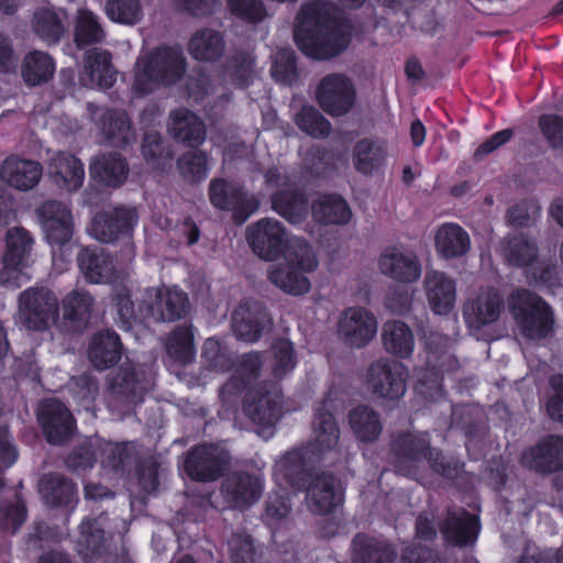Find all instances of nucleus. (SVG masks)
Returning <instances> with one entry per match:
<instances>
[{"instance_id": "30", "label": "nucleus", "mask_w": 563, "mask_h": 563, "mask_svg": "<svg viewBox=\"0 0 563 563\" xmlns=\"http://www.w3.org/2000/svg\"><path fill=\"white\" fill-rule=\"evenodd\" d=\"M48 173L53 183L69 192L78 190L85 179L82 162L74 154L57 152L48 163Z\"/></svg>"}, {"instance_id": "63", "label": "nucleus", "mask_w": 563, "mask_h": 563, "mask_svg": "<svg viewBox=\"0 0 563 563\" xmlns=\"http://www.w3.org/2000/svg\"><path fill=\"white\" fill-rule=\"evenodd\" d=\"M232 15L250 24H258L267 16L263 0H227Z\"/></svg>"}, {"instance_id": "37", "label": "nucleus", "mask_w": 563, "mask_h": 563, "mask_svg": "<svg viewBox=\"0 0 563 563\" xmlns=\"http://www.w3.org/2000/svg\"><path fill=\"white\" fill-rule=\"evenodd\" d=\"M396 558L394 547L375 537L360 532L352 540V563H394Z\"/></svg>"}, {"instance_id": "61", "label": "nucleus", "mask_w": 563, "mask_h": 563, "mask_svg": "<svg viewBox=\"0 0 563 563\" xmlns=\"http://www.w3.org/2000/svg\"><path fill=\"white\" fill-rule=\"evenodd\" d=\"M201 357L207 367L212 371L227 373L231 371L233 362L229 355L227 347L219 340L209 338L205 341Z\"/></svg>"}, {"instance_id": "54", "label": "nucleus", "mask_w": 563, "mask_h": 563, "mask_svg": "<svg viewBox=\"0 0 563 563\" xmlns=\"http://www.w3.org/2000/svg\"><path fill=\"white\" fill-rule=\"evenodd\" d=\"M506 261L516 267H527L538 257V246L525 233L509 234L504 247Z\"/></svg>"}, {"instance_id": "19", "label": "nucleus", "mask_w": 563, "mask_h": 563, "mask_svg": "<svg viewBox=\"0 0 563 563\" xmlns=\"http://www.w3.org/2000/svg\"><path fill=\"white\" fill-rule=\"evenodd\" d=\"M264 486L261 478L249 472L230 473L221 483V495L232 509H246L258 501Z\"/></svg>"}, {"instance_id": "40", "label": "nucleus", "mask_w": 563, "mask_h": 563, "mask_svg": "<svg viewBox=\"0 0 563 563\" xmlns=\"http://www.w3.org/2000/svg\"><path fill=\"white\" fill-rule=\"evenodd\" d=\"M313 433L314 438L310 443L313 452L325 453L338 445L340 428L334 415L328 408L327 399L314 409Z\"/></svg>"}, {"instance_id": "38", "label": "nucleus", "mask_w": 563, "mask_h": 563, "mask_svg": "<svg viewBox=\"0 0 563 563\" xmlns=\"http://www.w3.org/2000/svg\"><path fill=\"white\" fill-rule=\"evenodd\" d=\"M40 493L51 508H68L77 504V485L66 476L49 473L40 481Z\"/></svg>"}, {"instance_id": "62", "label": "nucleus", "mask_w": 563, "mask_h": 563, "mask_svg": "<svg viewBox=\"0 0 563 563\" xmlns=\"http://www.w3.org/2000/svg\"><path fill=\"white\" fill-rule=\"evenodd\" d=\"M106 11L110 20L123 24H135L142 16L139 0H108Z\"/></svg>"}, {"instance_id": "15", "label": "nucleus", "mask_w": 563, "mask_h": 563, "mask_svg": "<svg viewBox=\"0 0 563 563\" xmlns=\"http://www.w3.org/2000/svg\"><path fill=\"white\" fill-rule=\"evenodd\" d=\"M33 243L32 235L24 228H12L7 231L3 268L0 272V282L3 286L13 289L20 287L21 265Z\"/></svg>"}, {"instance_id": "52", "label": "nucleus", "mask_w": 563, "mask_h": 563, "mask_svg": "<svg viewBox=\"0 0 563 563\" xmlns=\"http://www.w3.org/2000/svg\"><path fill=\"white\" fill-rule=\"evenodd\" d=\"M255 59L244 51H238L229 56L224 63V76L230 82L240 89H245L253 84L255 75Z\"/></svg>"}, {"instance_id": "32", "label": "nucleus", "mask_w": 563, "mask_h": 563, "mask_svg": "<svg viewBox=\"0 0 563 563\" xmlns=\"http://www.w3.org/2000/svg\"><path fill=\"white\" fill-rule=\"evenodd\" d=\"M129 164L120 153H104L91 159L90 177L93 181L111 188L122 186L129 175Z\"/></svg>"}, {"instance_id": "56", "label": "nucleus", "mask_w": 563, "mask_h": 563, "mask_svg": "<svg viewBox=\"0 0 563 563\" xmlns=\"http://www.w3.org/2000/svg\"><path fill=\"white\" fill-rule=\"evenodd\" d=\"M295 123L299 130L314 139L329 136L331 123L313 106H302L296 114Z\"/></svg>"}, {"instance_id": "9", "label": "nucleus", "mask_w": 563, "mask_h": 563, "mask_svg": "<svg viewBox=\"0 0 563 563\" xmlns=\"http://www.w3.org/2000/svg\"><path fill=\"white\" fill-rule=\"evenodd\" d=\"M229 464L228 451L213 443H201L187 453L184 470L190 479L208 483L223 476Z\"/></svg>"}, {"instance_id": "47", "label": "nucleus", "mask_w": 563, "mask_h": 563, "mask_svg": "<svg viewBox=\"0 0 563 563\" xmlns=\"http://www.w3.org/2000/svg\"><path fill=\"white\" fill-rule=\"evenodd\" d=\"M85 73L91 84L103 89L111 88L117 80L111 53L96 47L88 49L85 54Z\"/></svg>"}, {"instance_id": "4", "label": "nucleus", "mask_w": 563, "mask_h": 563, "mask_svg": "<svg viewBox=\"0 0 563 563\" xmlns=\"http://www.w3.org/2000/svg\"><path fill=\"white\" fill-rule=\"evenodd\" d=\"M508 308L525 339L541 341L552 334L554 329L553 310L538 294L526 288H518L508 296Z\"/></svg>"}, {"instance_id": "59", "label": "nucleus", "mask_w": 563, "mask_h": 563, "mask_svg": "<svg viewBox=\"0 0 563 563\" xmlns=\"http://www.w3.org/2000/svg\"><path fill=\"white\" fill-rule=\"evenodd\" d=\"M179 174L186 180L199 183L208 174V156L205 152H186L176 161Z\"/></svg>"}, {"instance_id": "36", "label": "nucleus", "mask_w": 563, "mask_h": 563, "mask_svg": "<svg viewBox=\"0 0 563 563\" xmlns=\"http://www.w3.org/2000/svg\"><path fill=\"white\" fill-rule=\"evenodd\" d=\"M80 272L91 284L108 283L113 278V258L106 250L98 247H82L77 255Z\"/></svg>"}, {"instance_id": "34", "label": "nucleus", "mask_w": 563, "mask_h": 563, "mask_svg": "<svg viewBox=\"0 0 563 563\" xmlns=\"http://www.w3.org/2000/svg\"><path fill=\"white\" fill-rule=\"evenodd\" d=\"M266 320L267 312L261 305L240 303L232 313V328L236 338L253 343L261 339Z\"/></svg>"}, {"instance_id": "8", "label": "nucleus", "mask_w": 563, "mask_h": 563, "mask_svg": "<svg viewBox=\"0 0 563 563\" xmlns=\"http://www.w3.org/2000/svg\"><path fill=\"white\" fill-rule=\"evenodd\" d=\"M246 241L253 253L266 262L279 260L289 249L285 225L272 218H263L250 224Z\"/></svg>"}, {"instance_id": "14", "label": "nucleus", "mask_w": 563, "mask_h": 563, "mask_svg": "<svg viewBox=\"0 0 563 563\" xmlns=\"http://www.w3.org/2000/svg\"><path fill=\"white\" fill-rule=\"evenodd\" d=\"M520 463L540 475L563 471V435L549 434L523 450Z\"/></svg>"}, {"instance_id": "48", "label": "nucleus", "mask_w": 563, "mask_h": 563, "mask_svg": "<svg viewBox=\"0 0 563 563\" xmlns=\"http://www.w3.org/2000/svg\"><path fill=\"white\" fill-rule=\"evenodd\" d=\"M385 350L399 358L409 357L415 347V339L411 329L402 321H387L383 325L382 333Z\"/></svg>"}, {"instance_id": "12", "label": "nucleus", "mask_w": 563, "mask_h": 563, "mask_svg": "<svg viewBox=\"0 0 563 563\" xmlns=\"http://www.w3.org/2000/svg\"><path fill=\"white\" fill-rule=\"evenodd\" d=\"M316 99L320 108L330 117L346 114L354 106L356 91L353 82L343 74H329L318 84Z\"/></svg>"}, {"instance_id": "58", "label": "nucleus", "mask_w": 563, "mask_h": 563, "mask_svg": "<svg viewBox=\"0 0 563 563\" xmlns=\"http://www.w3.org/2000/svg\"><path fill=\"white\" fill-rule=\"evenodd\" d=\"M141 153L144 159L152 165L161 166L172 159L173 153L159 132L145 131L141 144Z\"/></svg>"}, {"instance_id": "60", "label": "nucleus", "mask_w": 563, "mask_h": 563, "mask_svg": "<svg viewBox=\"0 0 563 563\" xmlns=\"http://www.w3.org/2000/svg\"><path fill=\"white\" fill-rule=\"evenodd\" d=\"M272 349L275 360L272 368L273 375L280 380L297 366L296 351L292 342L288 339L277 340Z\"/></svg>"}, {"instance_id": "3", "label": "nucleus", "mask_w": 563, "mask_h": 563, "mask_svg": "<svg viewBox=\"0 0 563 563\" xmlns=\"http://www.w3.org/2000/svg\"><path fill=\"white\" fill-rule=\"evenodd\" d=\"M137 65L133 89L144 96L152 93L156 87H169L183 79L187 62L178 46L162 45Z\"/></svg>"}, {"instance_id": "25", "label": "nucleus", "mask_w": 563, "mask_h": 563, "mask_svg": "<svg viewBox=\"0 0 563 563\" xmlns=\"http://www.w3.org/2000/svg\"><path fill=\"white\" fill-rule=\"evenodd\" d=\"M338 331L346 345L361 349L375 336L377 321L365 308L353 307L340 319Z\"/></svg>"}, {"instance_id": "35", "label": "nucleus", "mask_w": 563, "mask_h": 563, "mask_svg": "<svg viewBox=\"0 0 563 563\" xmlns=\"http://www.w3.org/2000/svg\"><path fill=\"white\" fill-rule=\"evenodd\" d=\"M123 344L120 335L110 329L97 332L88 349L89 361L98 371L108 369L119 363Z\"/></svg>"}, {"instance_id": "24", "label": "nucleus", "mask_w": 563, "mask_h": 563, "mask_svg": "<svg viewBox=\"0 0 563 563\" xmlns=\"http://www.w3.org/2000/svg\"><path fill=\"white\" fill-rule=\"evenodd\" d=\"M380 273L399 284L416 283L421 276V263L412 252L396 246L386 247L378 258Z\"/></svg>"}, {"instance_id": "41", "label": "nucleus", "mask_w": 563, "mask_h": 563, "mask_svg": "<svg viewBox=\"0 0 563 563\" xmlns=\"http://www.w3.org/2000/svg\"><path fill=\"white\" fill-rule=\"evenodd\" d=\"M225 49L224 36L210 27L196 31L188 41V52L198 62H217Z\"/></svg>"}, {"instance_id": "28", "label": "nucleus", "mask_w": 563, "mask_h": 563, "mask_svg": "<svg viewBox=\"0 0 563 563\" xmlns=\"http://www.w3.org/2000/svg\"><path fill=\"white\" fill-rule=\"evenodd\" d=\"M504 308V299L495 289L482 292L467 301L463 308V317L468 328L481 330L496 322Z\"/></svg>"}, {"instance_id": "1", "label": "nucleus", "mask_w": 563, "mask_h": 563, "mask_svg": "<svg viewBox=\"0 0 563 563\" xmlns=\"http://www.w3.org/2000/svg\"><path fill=\"white\" fill-rule=\"evenodd\" d=\"M263 367V353L252 351L241 355L235 373L220 388V398L233 401L242 394L244 415L262 428H273L282 417L280 393L273 382L253 386Z\"/></svg>"}, {"instance_id": "17", "label": "nucleus", "mask_w": 563, "mask_h": 563, "mask_svg": "<svg viewBox=\"0 0 563 563\" xmlns=\"http://www.w3.org/2000/svg\"><path fill=\"white\" fill-rule=\"evenodd\" d=\"M148 388L146 371L133 363L122 364L109 378L110 393L124 404L142 402Z\"/></svg>"}, {"instance_id": "55", "label": "nucleus", "mask_w": 563, "mask_h": 563, "mask_svg": "<svg viewBox=\"0 0 563 563\" xmlns=\"http://www.w3.org/2000/svg\"><path fill=\"white\" fill-rule=\"evenodd\" d=\"M101 464L115 473H124L129 470L134 460L135 452L128 442H108L100 448Z\"/></svg>"}, {"instance_id": "22", "label": "nucleus", "mask_w": 563, "mask_h": 563, "mask_svg": "<svg viewBox=\"0 0 563 563\" xmlns=\"http://www.w3.org/2000/svg\"><path fill=\"white\" fill-rule=\"evenodd\" d=\"M388 157V142L384 137H362L352 148L353 167L356 173L366 177L384 173Z\"/></svg>"}, {"instance_id": "33", "label": "nucleus", "mask_w": 563, "mask_h": 563, "mask_svg": "<svg viewBox=\"0 0 563 563\" xmlns=\"http://www.w3.org/2000/svg\"><path fill=\"white\" fill-rule=\"evenodd\" d=\"M99 129L109 146L125 148L135 141V132L125 110L107 109L99 119Z\"/></svg>"}, {"instance_id": "45", "label": "nucleus", "mask_w": 563, "mask_h": 563, "mask_svg": "<svg viewBox=\"0 0 563 563\" xmlns=\"http://www.w3.org/2000/svg\"><path fill=\"white\" fill-rule=\"evenodd\" d=\"M312 217L318 223L344 225L350 222L352 211L343 197L336 194L321 196L311 205Z\"/></svg>"}, {"instance_id": "39", "label": "nucleus", "mask_w": 563, "mask_h": 563, "mask_svg": "<svg viewBox=\"0 0 563 563\" xmlns=\"http://www.w3.org/2000/svg\"><path fill=\"white\" fill-rule=\"evenodd\" d=\"M273 210L291 224L302 223L309 214V198L301 189H280L271 196Z\"/></svg>"}, {"instance_id": "5", "label": "nucleus", "mask_w": 563, "mask_h": 563, "mask_svg": "<svg viewBox=\"0 0 563 563\" xmlns=\"http://www.w3.org/2000/svg\"><path fill=\"white\" fill-rule=\"evenodd\" d=\"M291 249L287 265L269 272L268 278L284 292L299 296L310 290V280L305 274L314 272L319 262L306 241H296Z\"/></svg>"}, {"instance_id": "46", "label": "nucleus", "mask_w": 563, "mask_h": 563, "mask_svg": "<svg viewBox=\"0 0 563 563\" xmlns=\"http://www.w3.org/2000/svg\"><path fill=\"white\" fill-rule=\"evenodd\" d=\"M76 550L85 561L101 558L106 551V532L97 518H84L79 526Z\"/></svg>"}, {"instance_id": "50", "label": "nucleus", "mask_w": 563, "mask_h": 563, "mask_svg": "<svg viewBox=\"0 0 563 563\" xmlns=\"http://www.w3.org/2000/svg\"><path fill=\"white\" fill-rule=\"evenodd\" d=\"M307 454L308 450L306 448L294 449L284 455L280 464L287 484L300 492L305 489V486H308L309 479L313 475V472L308 467Z\"/></svg>"}, {"instance_id": "26", "label": "nucleus", "mask_w": 563, "mask_h": 563, "mask_svg": "<svg viewBox=\"0 0 563 563\" xmlns=\"http://www.w3.org/2000/svg\"><path fill=\"white\" fill-rule=\"evenodd\" d=\"M306 498L312 512L331 514L342 504V496L336 492V478L333 474L321 472L313 474L305 486Z\"/></svg>"}, {"instance_id": "13", "label": "nucleus", "mask_w": 563, "mask_h": 563, "mask_svg": "<svg viewBox=\"0 0 563 563\" xmlns=\"http://www.w3.org/2000/svg\"><path fill=\"white\" fill-rule=\"evenodd\" d=\"M137 223V213L133 208L112 207L95 214L91 222L92 236L102 243H113L130 238Z\"/></svg>"}, {"instance_id": "21", "label": "nucleus", "mask_w": 563, "mask_h": 563, "mask_svg": "<svg viewBox=\"0 0 563 563\" xmlns=\"http://www.w3.org/2000/svg\"><path fill=\"white\" fill-rule=\"evenodd\" d=\"M38 212L45 239L49 245L63 246L71 240L74 219L66 205L48 200L41 206Z\"/></svg>"}, {"instance_id": "11", "label": "nucleus", "mask_w": 563, "mask_h": 563, "mask_svg": "<svg viewBox=\"0 0 563 563\" xmlns=\"http://www.w3.org/2000/svg\"><path fill=\"white\" fill-rule=\"evenodd\" d=\"M36 419L46 441L53 445L65 444L76 431L75 417L57 398L43 399L37 406Z\"/></svg>"}, {"instance_id": "44", "label": "nucleus", "mask_w": 563, "mask_h": 563, "mask_svg": "<svg viewBox=\"0 0 563 563\" xmlns=\"http://www.w3.org/2000/svg\"><path fill=\"white\" fill-rule=\"evenodd\" d=\"M438 253L446 258H456L465 255L471 249L468 233L456 223H444L434 236Z\"/></svg>"}, {"instance_id": "51", "label": "nucleus", "mask_w": 563, "mask_h": 563, "mask_svg": "<svg viewBox=\"0 0 563 563\" xmlns=\"http://www.w3.org/2000/svg\"><path fill=\"white\" fill-rule=\"evenodd\" d=\"M111 302L115 308L118 320L122 329L129 330L134 323H147V318L141 316L143 306L147 303L146 292L135 307L130 290L125 286L115 287L111 295Z\"/></svg>"}, {"instance_id": "16", "label": "nucleus", "mask_w": 563, "mask_h": 563, "mask_svg": "<svg viewBox=\"0 0 563 563\" xmlns=\"http://www.w3.org/2000/svg\"><path fill=\"white\" fill-rule=\"evenodd\" d=\"M406 368L396 361L380 360L368 367L367 384L380 398L398 400L406 391Z\"/></svg>"}, {"instance_id": "23", "label": "nucleus", "mask_w": 563, "mask_h": 563, "mask_svg": "<svg viewBox=\"0 0 563 563\" xmlns=\"http://www.w3.org/2000/svg\"><path fill=\"white\" fill-rule=\"evenodd\" d=\"M95 306L93 296L85 289H74L60 301L62 329L67 333L81 334L89 325Z\"/></svg>"}, {"instance_id": "53", "label": "nucleus", "mask_w": 563, "mask_h": 563, "mask_svg": "<svg viewBox=\"0 0 563 563\" xmlns=\"http://www.w3.org/2000/svg\"><path fill=\"white\" fill-rule=\"evenodd\" d=\"M32 29L35 35L46 45H56L65 34V25L57 12L51 9H40L32 18Z\"/></svg>"}, {"instance_id": "10", "label": "nucleus", "mask_w": 563, "mask_h": 563, "mask_svg": "<svg viewBox=\"0 0 563 563\" xmlns=\"http://www.w3.org/2000/svg\"><path fill=\"white\" fill-rule=\"evenodd\" d=\"M146 297L147 303L143 306L141 316L147 318V323L180 320L189 310L188 295L177 286L147 289Z\"/></svg>"}, {"instance_id": "27", "label": "nucleus", "mask_w": 563, "mask_h": 563, "mask_svg": "<svg viewBox=\"0 0 563 563\" xmlns=\"http://www.w3.org/2000/svg\"><path fill=\"white\" fill-rule=\"evenodd\" d=\"M168 132L176 142L190 148H198L207 136L203 121L187 108L170 112Z\"/></svg>"}, {"instance_id": "49", "label": "nucleus", "mask_w": 563, "mask_h": 563, "mask_svg": "<svg viewBox=\"0 0 563 563\" xmlns=\"http://www.w3.org/2000/svg\"><path fill=\"white\" fill-rule=\"evenodd\" d=\"M166 353L170 360L180 365H188L196 357L195 334L191 324L177 325L168 335Z\"/></svg>"}, {"instance_id": "57", "label": "nucleus", "mask_w": 563, "mask_h": 563, "mask_svg": "<svg viewBox=\"0 0 563 563\" xmlns=\"http://www.w3.org/2000/svg\"><path fill=\"white\" fill-rule=\"evenodd\" d=\"M104 32L96 14L91 11H81L76 25L74 40L78 48L102 42Z\"/></svg>"}, {"instance_id": "29", "label": "nucleus", "mask_w": 563, "mask_h": 563, "mask_svg": "<svg viewBox=\"0 0 563 563\" xmlns=\"http://www.w3.org/2000/svg\"><path fill=\"white\" fill-rule=\"evenodd\" d=\"M424 290L433 313L448 316L455 306L456 284L445 273L430 271L424 277Z\"/></svg>"}, {"instance_id": "7", "label": "nucleus", "mask_w": 563, "mask_h": 563, "mask_svg": "<svg viewBox=\"0 0 563 563\" xmlns=\"http://www.w3.org/2000/svg\"><path fill=\"white\" fill-rule=\"evenodd\" d=\"M19 311L26 329L42 332L58 320L59 302L52 289L44 286L30 287L19 296Z\"/></svg>"}, {"instance_id": "18", "label": "nucleus", "mask_w": 563, "mask_h": 563, "mask_svg": "<svg viewBox=\"0 0 563 563\" xmlns=\"http://www.w3.org/2000/svg\"><path fill=\"white\" fill-rule=\"evenodd\" d=\"M438 529L445 544L466 548L476 542L481 522L478 516L464 508L448 509L443 520L438 523Z\"/></svg>"}, {"instance_id": "64", "label": "nucleus", "mask_w": 563, "mask_h": 563, "mask_svg": "<svg viewBox=\"0 0 563 563\" xmlns=\"http://www.w3.org/2000/svg\"><path fill=\"white\" fill-rule=\"evenodd\" d=\"M538 126L551 148L563 147V115L544 113L538 119Z\"/></svg>"}, {"instance_id": "42", "label": "nucleus", "mask_w": 563, "mask_h": 563, "mask_svg": "<svg viewBox=\"0 0 563 563\" xmlns=\"http://www.w3.org/2000/svg\"><path fill=\"white\" fill-rule=\"evenodd\" d=\"M349 426L354 437L363 443H373L383 432L379 413L367 405H357L347 413Z\"/></svg>"}, {"instance_id": "2", "label": "nucleus", "mask_w": 563, "mask_h": 563, "mask_svg": "<svg viewBox=\"0 0 563 563\" xmlns=\"http://www.w3.org/2000/svg\"><path fill=\"white\" fill-rule=\"evenodd\" d=\"M339 8L331 1L306 3L297 14L294 40L301 53L313 59L340 55L350 43L344 33Z\"/></svg>"}, {"instance_id": "20", "label": "nucleus", "mask_w": 563, "mask_h": 563, "mask_svg": "<svg viewBox=\"0 0 563 563\" xmlns=\"http://www.w3.org/2000/svg\"><path fill=\"white\" fill-rule=\"evenodd\" d=\"M431 435L429 432L401 431L395 434L390 442V453L396 460V466L404 473L410 474L424 461L429 450Z\"/></svg>"}, {"instance_id": "6", "label": "nucleus", "mask_w": 563, "mask_h": 563, "mask_svg": "<svg viewBox=\"0 0 563 563\" xmlns=\"http://www.w3.org/2000/svg\"><path fill=\"white\" fill-rule=\"evenodd\" d=\"M211 206L221 211H231L235 224L245 223L260 208V200L242 185L222 177L212 178L208 186Z\"/></svg>"}, {"instance_id": "31", "label": "nucleus", "mask_w": 563, "mask_h": 563, "mask_svg": "<svg viewBox=\"0 0 563 563\" xmlns=\"http://www.w3.org/2000/svg\"><path fill=\"white\" fill-rule=\"evenodd\" d=\"M42 175L43 168L38 162L22 159L15 155L7 157L0 167V178L21 191L34 188Z\"/></svg>"}, {"instance_id": "43", "label": "nucleus", "mask_w": 563, "mask_h": 563, "mask_svg": "<svg viewBox=\"0 0 563 563\" xmlns=\"http://www.w3.org/2000/svg\"><path fill=\"white\" fill-rule=\"evenodd\" d=\"M54 58L46 52L32 49L26 53L21 64V76L29 87L48 82L55 74Z\"/></svg>"}]
</instances>
